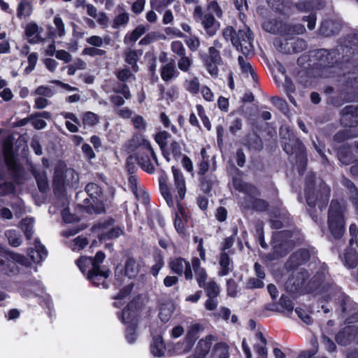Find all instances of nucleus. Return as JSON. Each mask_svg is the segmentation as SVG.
I'll list each match as a JSON object with an SVG mask.
<instances>
[{"label": "nucleus", "mask_w": 358, "mask_h": 358, "mask_svg": "<svg viewBox=\"0 0 358 358\" xmlns=\"http://www.w3.org/2000/svg\"><path fill=\"white\" fill-rule=\"evenodd\" d=\"M284 90L287 94V96L289 101L295 106H296V101L292 94L294 93L296 88L290 78L286 77L283 83Z\"/></svg>", "instance_id": "obj_39"}, {"label": "nucleus", "mask_w": 358, "mask_h": 358, "mask_svg": "<svg viewBox=\"0 0 358 358\" xmlns=\"http://www.w3.org/2000/svg\"><path fill=\"white\" fill-rule=\"evenodd\" d=\"M213 358H229V347L226 343H218L213 348Z\"/></svg>", "instance_id": "obj_33"}, {"label": "nucleus", "mask_w": 358, "mask_h": 358, "mask_svg": "<svg viewBox=\"0 0 358 358\" xmlns=\"http://www.w3.org/2000/svg\"><path fill=\"white\" fill-rule=\"evenodd\" d=\"M87 243L88 242L87 238L80 236L73 240L71 248L73 251H78L83 249Z\"/></svg>", "instance_id": "obj_62"}, {"label": "nucleus", "mask_w": 358, "mask_h": 358, "mask_svg": "<svg viewBox=\"0 0 358 358\" xmlns=\"http://www.w3.org/2000/svg\"><path fill=\"white\" fill-rule=\"evenodd\" d=\"M3 153L6 163L13 166L14 164L13 155V145L9 142H5L3 145Z\"/></svg>", "instance_id": "obj_56"}, {"label": "nucleus", "mask_w": 358, "mask_h": 358, "mask_svg": "<svg viewBox=\"0 0 358 358\" xmlns=\"http://www.w3.org/2000/svg\"><path fill=\"white\" fill-rule=\"evenodd\" d=\"M113 92L115 94H118L122 96L126 99H129L131 98V94L129 89L127 85H120L113 88Z\"/></svg>", "instance_id": "obj_63"}, {"label": "nucleus", "mask_w": 358, "mask_h": 358, "mask_svg": "<svg viewBox=\"0 0 358 358\" xmlns=\"http://www.w3.org/2000/svg\"><path fill=\"white\" fill-rule=\"evenodd\" d=\"M341 122L345 127H355L358 124V108L354 106H345L341 112Z\"/></svg>", "instance_id": "obj_15"}, {"label": "nucleus", "mask_w": 358, "mask_h": 358, "mask_svg": "<svg viewBox=\"0 0 358 358\" xmlns=\"http://www.w3.org/2000/svg\"><path fill=\"white\" fill-rule=\"evenodd\" d=\"M53 23L55 26L56 33L50 31V34L52 36L57 34L59 37L63 38L66 35L65 25L59 15L55 16Z\"/></svg>", "instance_id": "obj_46"}, {"label": "nucleus", "mask_w": 358, "mask_h": 358, "mask_svg": "<svg viewBox=\"0 0 358 358\" xmlns=\"http://www.w3.org/2000/svg\"><path fill=\"white\" fill-rule=\"evenodd\" d=\"M105 259V255L103 252L99 251L96 252L94 258L91 257H83L80 258L77 261V265L79 267L80 270L83 273L85 272V269L84 268L83 266V263H87L88 266H92V269H97L101 268L100 264Z\"/></svg>", "instance_id": "obj_18"}, {"label": "nucleus", "mask_w": 358, "mask_h": 358, "mask_svg": "<svg viewBox=\"0 0 358 358\" xmlns=\"http://www.w3.org/2000/svg\"><path fill=\"white\" fill-rule=\"evenodd\" d=\"M167 176L165 174H163L159 177V189L161 194L166 200L168 206L172 207L173 206L174 202L167 184Z\"/></svg>", "instance_id": "obj_28"}, {"label": "nucleus", "mask_w": 358, "mask_h": 358, "mask_svg": "<svg viewBox=\"0 0 358 358\" xmlns=\"http://www.w3.org/2000/svg\"><path fill=\"white\" fill-rule=\"evenodd\" d=\"M108 275L109 272L108 271H103L101 268L97 269V271L96 269H91L90 270L87 278L96 286L102 285L104 287H107V285H105V280Z\"/></svg>", "instance_id": "obj_21"}, {"label": "nucleus", "mask_w": 358, "mask_h": 358, "mask_svg": "<svg viewBox=\"0 0 358 358\" xmlns=\"http://www.w3.org/2000/svg\"><path fill=\"white\" fill-rule=\"evenodd\" d=\"M192 270L193 269L195 273V278L199 284V286H204L206 282L207 273L205 268L201 266V262L198 257H194L192 259Z\"/></svg>", "instance_id": "obj_20"}, {"label": "nucleus", "mask_w": 358, "mask_h": 358, "mask_svg": "<svg viewBox=\"0 0 358 358\" xmlns=\"http://www.w3.org/2000/svg\"><path fill=\"white\" fill-rule=\"evenodd\" d=\"M331 298H334L335 300H338L341 303L342 307V311L346 314H351L352 311H355L357 305L348 296L345 295L344 293L341 291L334 292L331 296Z\"/></svg>", "instance_id": "obj_16"}, {"label": "nucleus", "mask_w": 358, "mask_h": 358, "mask_svg": "<svg viewBox=\"0 0 358 358\" xmlns=\"http://www.w3.org/2000/svg\"><path fill=\"white\" fill-rule=\"evenodd\" d=\"M34 220L31 217H27L21 222L20 227L27 239H30L34 234Z\"/></svg>", "instance_id": "obj_37"}, {"label": "nucleus", "mask_w": 358, "mask_h": 358, "mask_svg": "<svg viewBox=\"0 0 358 358\" xmlns=\"http://www.w3.org/2000/svg\"><path fill=\"white\" fill-rule=\"evenodd\" d=\"M143 52L141 50L128 49L124 52L125 62L131 65L132 69L136 72L138 70L137 62L141 57Z\"/></svg>", "instance_id": "obj_29"}, {"label": "nucleus", "mask_w": 358, "mask_h": 358, "mask_svg": "<svg viewBox=\"0 0 358 358\" xmlns=\"http://www.w3.org/2000/svg\"><path fill=\"white\" fill-rule=\"evenodd\" d=\"M164 258L160 254L155 256V264L152 266L151 273L156 276L158 275L161 268L164 266Z\"/></svg>", "instance_id": "obj_59"}, {"label": "nucleus", "mask_w": 358, "mask_h": 358, "mask_svg": "<svg viewBox=\"0 0 358 358\" xmlns=\"http://www.w3.org/2000/svg\"><path fill=\"white\" fill-rule=\"evenodd\" d=\"M14 190V186L13 183L6 181L2 177L0 173V196H3L7 194L13 192Z\"/></svg>", "instance_id": "obj_58"}, {"label": "nucleus", "mask_w": 358, "mask_h": 358, "mask_svg": "<svg viewBox=\"0 0 358 358\" xmlns=\"http://www.w3.org/2000/svg\"><path fill=\"white\" fill-rule=\"evenodd\" d=\"M237 39L238 44L234 45V46L236 47L238 50L241 51L245 55H248L253 52V38L249 28L239 30L237 32Z\"/></svg>", "instance_id": "obj_9"}, {"label": "nucleus", "mask_w": 358, "mask_h": 358, "mask_svg": "<svg viewBox=\"0 0 358 358\" xmlns=\"http://www.w3.org/2000/svg\"><path fill=\"white\" fill-rule=\"evenodd\" d=\"M248 145L250 149L260 150L263 147V143L259 136L252 135L249 137Z\"/></svg>", "instance_id": "obj_64"}, {"label": "nucleus", "mask_w": 358, "mask_h": 358, "mask_svg": "<svg viewBox=\"0 0 358 358\" xmlns=\"http://www.w3.org/2000/svg\"><path fill=\"white\" fill-rule=\"evenodd\" d=\"M306 42L301 38H296L294 41L286 37L285 42L281 43L278 47L279 51L285 54L298 53L306 48Z\"/></svg>", "instance_id": "obj_14"}, {"label": "nucleus", "mask_w": 358, "mask_h": 358, "mask_svg": "<svg viewBox=\"0 0 358 358\" xmlns=\"http://www.w3.org/2000/svg\"><path fill=\"white\" fill-rule=\"evenodd\" d=\"M171 50L178 57L186 55V49L183 43L180 41H173L171 43Z\"/></svg>", "instance_id": "obj_55"}, {"label": "nucleus", "mask_w": 358, "mask_h": 358, "mask_svg": "<svg viewBox=\"0 0 358 358\" xmlns=\"http://www.w3.org/2000/svg\"><path fill=\"white\" fill-rule=\"evenodd\" d=\"M264 286L262 279L259 278H250L245 282L247 289L262 288Z\"/></svg>", "instance_id": "obj_61"}, {"label": "nucleus", "mask_w": 358, "mask_h": 358, "mask_svg": "<svg viewBox=\"0 0 358 358\" xmlns=\"http://www.w3.org/2000/svg\"><path fill=\"white\" fill-rule=\"evenodd\" d=\"M176 189L178 192L177 201H181L185 198L186 194L185 180L181 171L175 166L171 168Z\"/></svg>", "instance_id": "obj_17"}, {"label": "nucleus", "mask_w": 358, "mask_h": 358, "mask_svg": "<svg viewBox=\"0 0 358 358\" xmlns=\"http://www.w3.org/2000/svg\"><path fill=\"white\" fill-rule=\"evenodd\" d=\"M113 220L99 222L94 226V230L99 232V238L101 241L114 239L122 234L123 231L118 227H112Z\"/></svg>", "instance_id": "obj_8"}, {"label": "nucleus", "mask_w": 358, "mask_h": 358, "mask_svg": "<svg viewBox=\"0 0 358 358\" xmlns=\"http://www.w3.org/2000/svg\"><path fill=\"white\" fill-rule=\"evenodd\" d=\"M222 35L227 41H230L233 45L238 44L237 33L232 27H227L224 29Z\"/></svg>", "instance_id": "obj_54"}, {"label": "nucleus", "mask_w": 358, "mask_h": 358, "mask_svg": "<svg viewBox=\"0 0 358 358\" xmlns=\"http://www.w3.org/2000/svg\"><path fill=\"white\" fill-rule=\"evenodd\" d=\"M99 47H86L82 51L83 55H88L90 57L103 56L106 54V51L98 48Z\"/></svg>", "instance_id": "obj_57"}, {"label": "nucleus", "mask_w": 358, "mask_h": 358, "mask_svg": "<svg viewBox=\"0 0 358 358\" xmlns=\"http://www.w3.org/2000/svg\"><path fill=\"white\" fill-rule=\"evenodd\" d=\"M5 236L8 238V243L13 247H17L21 244L20 236L16 230H7Z\"/></svg>", "instance_id": "obj_48"}, {"label": "nucleus", "mask_w": 358, "mask_h": 358, "mask_svg": "<svg viewBox=\"0 0 358 358\" xmlns=\"http://www.w3.org/2000/svg\"><path fill=\"white\" fill-rule=\"evenodd\" d=\"M169 266L173 272L179 275L184 273L186 280H189L193 278L191 264L185 259L181 257L173 258L170 261Z\"/></svg>", "instance_id": "obj_11"}, {"label": "nucleus", "mask_w": 358, "mask_h": 358, "mask_svg": "<svg viewBox=\"0 0 358 358\" xmlns=\"http://www.w3.org/2000/svg\"><path fill=\"white\" fill-rule=\"evenodd\" d=\"M338 344L347 345L352 341L358 343V325L348 326L340 331L335 337Z\"/></svg>", "instance_id": "obj_12"}, {"label": "nucleus", "mask_w": 358, "mask_h": 358, "mask_svg": "<svg viewBox=\"0 0 358 358\" xmlns=\"http://www.w3.org/2000/svg\"><path fill=\"white\" fill-rule=\"evenodd\" d=\"M29 255L34 262L40 263L43 259L47 257L48 251L39 241H36L34 248L31 250Z\"/></svg>", "instance_id": "obj_26"}, {"label": "nucleus", "mask_w": 358, "mask_h": 358, "mask_svg": "<svg viewBox=\"0 0 358 358\" xmlns=\"http://www.w3.org/2000/svg\"><path fill=\"white\" fill-rule=\"evenodd\" d=\"M136 315L135 310L131 309V306H129L127 308L123 309L121 320L123 323L128 324V325L132 323H136Z\"/></svg>", "instance_id": "obj_40"}, {"label": "nucleus", "mask_w": 358, "mask_h": 358, "mask_svg": "<svg viewBox=\"0 0 358 358\" xmlns=\"http://www.w3.org/2000/svg\"><path fill=\"white\" fill-rule=\"evenodd\" d=\"M170 137L168 132L163 131L157 134L155 136V141L163 151V155L167 161L170 160L169 154L164 151V148L167 144V139Z\"/></svg>", "instance_id": "obj_35"}, {"label": "nucleus", "mask_w": 358, "mask_h": 358, "mask_svg": "<svg viewBox=\"0 0 358 358\" xmlns=\"http://www.w3.org/2000/svg\"><path fill=\"white\" fill-rule=\"evenodd\" d=\"M207 293L208 297H217L220 293V287L213 280H210L204 283V286H201Z\"/></svg>", "instance_id": "obj_44"}, {"label": "nucleus", "mask_w": 358, "mask_h": 358, "mask_svg": "<svg viewBox=\"0 0 358 358\" xmlns=\"http://www.w3.org/2000/svg\"><path fill=\"white\" fill-rule=\"evenodd\" d=\"M33 10V6L30 1L27 0H21L17 7V17L18 18L29 16Z\"/></svg>", "instance_id": "obj_31"}, {"label": "nucleus", "mask_w": 358, "mask_h": 358, "mask_svg": "<svg viewBox=\"0 0 358 358\" xmlns=\"http://www.w3.org/2000/svg\"><path fill=\"white\" fill-rule=\"evenodd\" d=\"M296 6L301 12H308L315 9H320L322 7V3L320 0H310L299 3Z\"/></svg>", "instance_id": "obj_32"}, {"label": "nucleus", "mask_w": 358, "mask_h": 358, "mask_svg": "<svg viewBox=\"0 0 358 358\" xmlns=\"http://www.w3.org/2000/svg\"><path fill=\"white\" fill-rule=\"evenodd\" d=\"M185 87L187 91L192 94H196L199 92L200 83L199 78L196 76L185 82Z\"/></svg>", "instance_id": "obj_47"}, {"label": "nucleus", "mask_w": 358, "mask_h": 358, "mask_svg": "<svg viewBox=\"0 0 358 358\" xmlns=\"http://www.w3.org/2000/svg\"><path fill=\"white\" fill-rule=\"evenodd\" d=\"M341 29V24L338 22L327 20L322 22L319 31L324 36L336 34Z\"/></svg>", "instance_id": "obj_22"}, {"label": "nucleus", "mask_w": 358, "mask_h": 358, "mask_svg": "<svg viewBox=\"0 0 358 358\" xmlns=\"http://www.w3.org/2000/svg\"><path fill=\"white\" fill-rule=\"evenodd\" d=\"M192 345V341L185 339L182 343L175 345L173 351L178 355L186 353L191 350Z\"/></svg>", "instance_id": "obj_51"}, {"label": "nucleus", "mask_w": 358, "mask_h": 358, "mask_svg": "<svg viewBox=\"0 0 358 358\" xmlns=\"http://www.w3.org/2000/svg\"><path fill=\"white\" fill-rule=\"evenodd\" d=\"M184 41L189 50L192 52L196 51L200 47V39L196 35H185Z\"/></svg>", "instance_id": "obj_45"}, {"label": "nucleus", "mask_w": 358, "mask_h": 358, "mask_svg": "<svg viewBox=\"0 0 358 358\" xmlns=\"http://www.w3.org/2000/svg\"><path fill=\"white\" fill-rule=\"evenodd\" d=\"M39 29L42 30V28L39 29L36 23L30 22L27 24L25 34L30 43H38L43 41L40 36Z\"/></svg>", "instance_id": "obj_23"}, {"label": "nucleus", "mask_w": 358, "mask_h": 358, "mask_svg": "<svg viewBox=\"0 0 358 358\" xmlns=\"http://www.w3.org/2000/svg\"><path fill=\"white\" fill-rule=\"evenodd\" d=\"M129 20V15L127 12H122L118 14L113 20V27L117 29L120 26L125 25Z\"/></svg>", "instance_id": "obj_53"}, {"label": "nucleus", "mask_w": 358, "mask_h": 358, "mask_svg": "<svg viewBox=\"0 0 358 358\" xmlns=\"http://www.w3.org/2000/svg\"><path fill=\"white\" fill-rule=\"evenodd\" d=\"M178 76L179 71L176 69L173 62H169L161 68V77L165 82L176 78Z\"/></svg>", "instance_id": "obj_25"}, {"label": "nucleus", "mask_w": 358, "mask_h": 358, "mask_svg": "<svg viewBox=\"0 0 358 358\" xmlns=\"http://www.w3.org/2000/svg\"><path fill=\"white\" fill-rule=\"evenodd\" d=\"M220 1H207L206 8L207 13L215 15L217 18H221L222 16V10L220 7Z\"/></svg>", "instance_id": "obj_42"}, {"label": "nucleus", "mask_w": 358, "mask_h": 358, "mask_svg": "<svg viewBox=\"0 0 358 358\" xmlns=\"http://www.w3.org/2000/svg\"><path fill=\"white\" fill-rule=\"evenodd\" d=\"M255 337L260 341L259 343H257L254 345L258 358H267V348H266L267 345L266 339L264 337L261 331L256 332Z\"/></svg>", "instance_id": "obj_30"}, {"label": "nucleus", "mask_w": 358, "mask_h": 358, "mask_svg": "<svg viewBox=\"0 0 358 358\" xmlns=\"http://www.w3.org/2000/svg\"><path fill=\"white\" fill-rule=\"evenodd\" d=\"M233 185L236 189L245 193L246 195L243 197V201H241V205L245 208H254L259 211L266 209V201L255 197L258 195V191L255 186L247 184L238 178L233 180Z\"/></svg>", "instance_id": "obj_4"}, {"label": "nucleus", "mask_w": 358, "mask_h": 358, "mask_svg": "<svg viewBox=\"0 0 358 358\" xmlns=\"http://www.w3.org/2000/svg\"><path fill=\"white\" fill-rule=\"evenodd\" d=\"M328 225L332 236L340 238L344 232V218L341 205L337 201H332L330 204L328 216Z\"/></svg>", "instance_id": "obj_5"}, {"label": "nucleus", "mask_w": 358, "mask_h": 358, "mask_svg": "<svg viewBox=\"0 0 358 358\" xmlns=\"http://www.w3.org/2000/svg\"><path fill=\"white\" fill-rule=\"evenodd\" d=\"M343 262L347 267L355 268L358 263L357 252L352 248L348 249L344 255Z\"/></svg>", "instance_id": "obj_36"}, {"label": "nucleus", "mask_w": 358, "mask_h": 358, "mask_svg": "<svg viewBox=\"0 0 358 358\" xmlns=\"http://www.w3.org/2000/svg\"><path fill=\"white\" fill-rule=\"evenodd\" d=\"M85 192L94 200L99 201L102 192L99 185L95 183H88L85 187Z\"/></svg>", "instance_id": "obj_43"}, {"label": "nucleus", "mask_w": 358, "mask_h": 358, "mask_svg": "<svg viewBox=\"0 0 358 358\" xmlns=\"http://www.w3.org/2000/svg\"><path fill=\"white\" fill-rule=\"evenodd\" d=\"M280 136L282 140V143L285 152L289 155H296L300 166H303L306 162V157L302 142L295 137L292 131L287 126L280 127Z\"/></svg>", "instance_id": "obj_3"}, {"label": "nucleus", "mask_w": 358, "mask_h": 358, "mask_svg": "<svg viewBox=\"0 0 358 358\" xmlns=\"http://www.w3.org/2000/svg\"><path fill=\"white\" fill-rule=\"evenodd\" d=\"M141 264L137 262L133 258H129L124 266V275L122 273V268L121 267H117L115 269V278L116 280L120 282L124 281L123 278L128 277L129 278H133L136 277L140 272Z\"/></svg>", "instance_id": "obj_10"}, {"label": "nucleus", "mask_w": 358, "mask_h": 358, "mask_svg": "<svg viewBox=\"0 0 358 358\" xmlns=\"http://www.w3.org/2000/svg\"><path fill=\"white\" fill-rule=\"evenodd\" d=\"M289 235V231H280L275 236V242L273 245L274 255L276 257H283L286 255L292 247V241H282L284 236Z\"/></svg>", "instance_id": "obj_13"}, {"label": "nucleus", "mask_w": 358, "mask_h": 358, "mask_svg": "<svg viewBox=\"0 0 358 358\" xmlns=\"http://www.w3.org/2000/svg\"><path fill=\"white\" fill-rule=\"evenodd\" d=\"M139 152L141 153L138 157V163L142 169L148 173H154L155 167L150 162V157L153 158L156 164H158V162L157 156L148 141L143 140L139 147Z\"/></svg>", "instance_id": "obj_6"}, {"label": "nucleus", "mask_w": 358, "mask_h": 358, "mask_svg": "<svg viewBox=\"0 0 358 358\" xmlns=\"http://www.w3.org/2000/svg\"><path fill=\"white\" fill-rule=\"evenodd\" d=\"M192 64V59L185 55L184 56L180 57V59L178 61V68L181 71L189 72Z\"/></svg>", "instance_id": "obj_52"}, {"label": "nucleus", "mask_w": 358, "mask_h": 358, "mask_svg": "<svg viewBox=\"0 0 358 358\" xmlns=\"http://www.w3.org/2000/svg\"><path fill=\"white\" fill-rule=\"evenodd\" d=\"M343 77V79H341V80L346 82L347 86L358 89V71H353L352 73H348V74H344Z\"/></svg>", "instance_id": "obj_49"}, {"label": "nucleus", "mask_w": 358, "mask_h": 358, "mask_svg": "<svg viewBox=\"0 0 358 358\" xmlns=\"http://www.w3.org/2000/svg\"><path fill=\"white\" fill-rule=\"evenodd\" d=\"M310 258V252L307 250H300L291 255L287 263V267L294 268L297 266L307 262Z\"/></svg>", "instance_id": "obj_19"}, {"label": "nucleus", "mask_w": 358, "mask_h": 358, "mask_svg": "<svg viewBox=\"0 0 358 358\" xmlns=\"http://www.w3.org/2000/svg\"><path fill=\"white\" fill-rule=\"evenodd\" d=\"M219 264L220 270L219 275L221 276L227 275L232 271L233 262L230 259L229 255L225 252H222L219 258Z\"/></svg>", "instance_id": "obj_27"}, {"label": "nucleus", "mask_w": 358, "mask_h": 358, "mask_svg": "<svg viewBox=\"0 0 358 358\" xmlns=\"http://www.w3.org/2000/svg\"><path fill=\"white\" fill-rule=\"evenodd\" d=\"M82 121L85 126L94 127L99 122V117L94 113L88 111L83 114Z\"/></svg>", "instance_id": "obj_41"}, {"label": "nucleus", "mask_w": 358, "mask_h": 358, "mask_svg": "<svg viewBox=\"0 0 358 358\" xmlns=\"http://www.w3.org/2000/svg\"><path fill=\"white\" fill-rule=\"evenodd\" d=\"M173 310L174 305L173 303L168 302L162 304L159 313V319L164 322H168L171 317Z\"/></svg>", "instance_id": "obj_34"}, {"label": "nucleus", "mask_w": 358, "mask_h": 358, "mask_svg": "<svg viewBox=\"0 0 358 358\" xmlns=\"http://www.w3.org/2000/svg\"><path fill=\"white\" fill-rule=\"evenodd\" d=\"M315 175L309 174L306 181L305 194L306 201L310 207L317 206L320 210L326 208L330 196V188L320 180L317 189L313 185Z\"/></svg>", "instance_id": "obj_2"}, {"label": "nucleus", "mask_w": 358, "mask_h": 358, "mask_svg": "<svg viewBox=\"0 0 358 358\" xmlns=\"http://www.w3.org/2000/svg\"><path fill=\"white\" fill-rule=\"evenodd\" d=\"M193 16L196 22H199L201 24L209 36H213L216 34L219 23L216 22L213 15L203 13L201 6H197L194 8Z\"/></svg>", "instance_id": "obj_7"}, {"label": "nucleus", "mask_w": 358, "mask_h": 358, "mask_svg": "<svg viewBox=\"0 0 358 358\" xmlns=\"http://www.w3.org/2000/svg\"><path fill=\"white\" fill-rule=\"evenodd\" d=\"M321 343L324 345L325 350L329 352L332 353L336 351L337 348L336 344L327 336L322 334Z\"/></svg>", "instance_id": "obj_60"}, {"label": "nucleus", "mask_w": 358, "mask_h": 358, "mask_svg": "<svg viewBox=\"0 0 358 358\" xmlns=\"http://www.w3.org/2000/svg\"><path fill=\"white\" fill-rule=\"evenodd\" d=\"M166 350L165 344L161 336H154L150 344V352L157 357H161L164 355Z\"/></svg>", "instance_id": "obj_24"}, {"label": "nucleus", "mask_w": 358, "mask_h": 358, "mask_svg": "<svg viewBox=\"0 0 358 358\" xmlns=\"http://www.w3.org/2000/svg\"><path fill=\"white\" fill-rule=\"evenodd\" d=\"M326 271L327 266L320 263L316 274L308 281L309 274L306 269L303 268H294L292 275L285 282V289L290 293L309 292L323 281Z\"/></svg>", "instance_id": "obj_1"}, {"label": "nucleus", "mask_w": 358, "mask_h": 358, "mask_svg": "<svg viewBox=\"0 0 358 358\" xmlns=\"http://www.w3.org/2000/svg\"><path fill=\"white\" fill-rule=\"evenodd\" d=\"M285 31V37H289L290 34H302L305 32L306 29L302 24L284 25L283 28Z\"/></svg>", "instance_id": "obj_50"}, {"label": "nucleus", "mask_w": 358, "mask_h": 358, "mask_svg": "<svg viewBox=\"0 0 358 358\" xmlns=\"http://www.w3.org/2000/svg\"><path fill=\"white\" fill-rule=\"evenodd\" d=\"M263 29L270 33L275 34L282 32V25L276 20H268L263 23Z\"/></svg>", "instance_id": "obj_38"}]
</instances>
